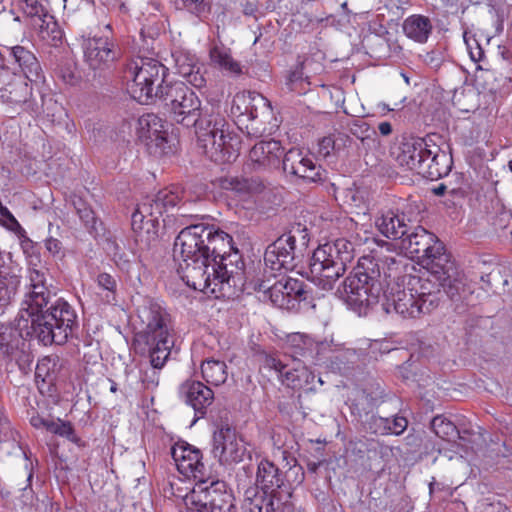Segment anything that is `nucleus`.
I'll use <instances>...</instances> for the list:
<instances>
[{
	"instance_id": "f257e3e1",
	"label": "nucleus",
	"mask_w": 512,
	"mask_h": 512,
	"mask_svg": "<svg viewBox=\"0 0 512 512\" xmlns=\"http://www.w3.org/2000/svg\"><path fill=\"white\" fill-rule=\"evenodd\" d=\"M21 311L29 318L33 336L43 345H63L77 328V314L64 299L51 302V291L46 274L40 269H29Z\"/></svg>"
},
{
	"instance_id": "f03ea898",
	"label": "nucleus",
	"mask_w": 512,
	"mask_h": 512,
	"mask_svg": "<svg viewBox=\"0 0 512 512\" xmlns=\"http://www.w3.org/2000/svg\"><path fill=\"white\" fill-rule=\"evenodd\" d=\"M232 237L204 223L191 224L180 231L174 242L177 273L187 286L206 292L211 286L210 262L231 249Z\"/></svg>"
},
{
	"instance_id": "7ed1b4c3",
	"label": "nucleus",
	"mask_w": 512,
	"mask_h": 512,
	"mask_svg": "<svg viewBox=\"0 0 512 512\" xmlns=\"http://www.w3.org/2000/svg\"><path fill=\"white\" fill-rule=\"evenodd\" d=\"M404 258L401 256H362L353 271L338 287L336 294L352 310L361 314L380 301L382 290L395 282L405 283Z\"/></svg>"
},
{
	"instance_id": "20e7f679",
	"label": "nucleus",
	"mask_w": 512,
	"mask_h": 512,
	"mask_svg": "<svg viewBox=\"0 0 512 512\" xmlns=\"http://www.w3.org/2000/svg\"><path fill=\"white\" fill-rule=\"evenodd\" d=\"M428 277L408 275L407 284L428 313L438 307L441 289L450 299L461 298L470 292L465 274L457 269L454 262L448 261L437 272L427 269Z\"/></svg>"
},
{
	"instance_id": "39448f33",
	"label": "nucleus",
	"mask_w": 512,
	"mask_h": 512,
	"mask_svg": "<svg viewBox=\"0 0 512 512\" xmlns=\"http://www.w3.org/2000/svg\"><path fill=\"white\" fill-rule=\"evenodd\" d=\"M196 127L198 147L212 161L217 163L232 162L238 154L233 145L230 125L225 117L213 108L204 107L197 115Z\"/></svg>"
},
{
	"instance_id": "423d86ee",
	"label": "nucleus",
	"mask_w": 512,
	"mask_h": 512,
	"mask_svg": "<svg viewBox=\"0 0 512 512\" xmlns=\"http://www.w3.org/2000/svg\"><path fill=\"white\" fill-rule=\"evenodd\" d=\"M354 255V244L345 238L320 245L313 252L310 261L311 281L323 290L333 289Z\"/></svg>"
},
{
	"instance_id": "0eeeda50",
	"label": "nucleus",
	"mask_w": 512,
	"mask_h": 512,
	"mask_svg": "<svg viewBox=\"0 0 512 512\" xmlns=\"http://www.w3.org/2000/svg\"><path fill=\"white\" fill-rule=\"evenodd\" d=\"M139 318L145 328L138 341L146 345L151 365L163 368L173 346L169 315L157 303H150L139 310Z\"/></svg>"
},
{
	"instance_id": "6e6552de",
	"label": "nucleus",
	"mask_w": 512,
	"mask_h": 512,
	"mask_svg": "<svg viewBox=\"0 0 512 512\" xmlns=\"http://www.w3.org/2000/svg\"><path fill=\"white\" fill-rule=\"evenodd\" d=\"M231 249L227 248L226 253L222 255H216L210 262L209 271L211 273V286L208 290L212 293L218 290L228 296H238L240 293L251 294L252 281L250 279V272H246L244 262L241 255L237 250L231 252Z\"/></svg>"
},
{
	"instance_id": "1a4fd4ad",
	"label": "nucleus",
	"mask_w": 512,
	"mask_h": 512,
	"mask_svg": "<svg viewBox=\"0 0 512 512\" xmlns=\"http://www.w3.org/2000/svg\"><path fill=\"white\" fill-rule=\"evenodd\" d=\"M168 69L158 60L138 56L129 61L124 70V78L131 82L128 91L133 99L148 104L156 98L159 90L168 82L165 76Z\"/></svg>"
},
{
	"instance_id": "9d476101",
	"label": "nucleus",
	"mask_w": 512,
	"mask_h": 512,
	"mask_svg": "<svg viewBox=\"0 0 512 512\" xmlns=\"http://www.w3.org/2000/svg\"><path fill=\"white\" fill-rule=\"evenodd\" d=\"M180 200L176 192L164 189L138 205L131 217V226L138 240L148 242L154 239L159 217L174 208Z\"/></svg>"
},
{
	"instance_id": "9b49d317",
	"label": "nucleus",
	"mask_w": 512,
	"mask_h": 512,
	"mask_svg": "<svg viewBox=\"0 0 512 512\" xmlns=\"http://www.w3.org/2000/svg\"><path fill=\"white\" fill-rule=\"evenodd\" d=\"M156 98L169 109L174 121L186 127L197 122V115L203 109L196 93L181 81L167 83L156 90Z\"/></svg>"
},
{
	"instance_id": "f8f14e48",
	"label": "nucleus",
	"mask_w": 512,
	"mask_h": 512,
	"mask_svg": "<svg viewBox=\"0 0 512 512\" xmlns=\"http://www.w3.org/2000/svg\"><path fill=\"white\" fill-rule=\"evenodd\" d=\"M401 248L412 258H417L423 267L437 272L451 261L442 242L421 226L407 233L401 239Z\"/></svg>"
},
{
	"instance_id": "ddd939ff",
	"label": "nucleus",
	"mask_w": 512,
	"mask_h": 512,
	"mask_svg": "<svg viewBox=\"0 0 512 512\" xmlns=\"http://www.w3.org/2000/svg\"><path fill=\"white\" fill-rule=\"evenodd\" d=\"M197 483L183 498L186 512H232V496L223 481Z\"/></svg>"
},
{
	"instance_id": "4468645a",
	"label": "nucleus",
	"mask_w": 512,
	"mask_h": 512,
	"mask_svg": "<svg viewBox=\"0 0 512 512\" xmlns=\"http://www.w3.org/2000/svg\"><path fill=\"white\" fill-rule=\"evenodd\" d=\"M382 292L381 306L387 314L394 312L403 318H417L428 314L419 298L409 289L408 284L405 286L400 282H395L392 285L389 283Z\"/></svg>"
},
{
	"instance_id": "2eb2a0df",
	"label": "nucleus",
	"mask_w": 512,
	"mask_h": 512,
	"mask_svg": "<svg viewBox=\"0 0 512 512\" xmlns=\"http://www.w3.org/2000/svg\"><path fill=\"white\" fill-rule=\"evenodd\" d=\"M231 114L238 118V121L246 117L251 122V129L258 130L259 127H254V124L268 122L273 116V111L270 101L262 94L243 91L233 97Z\"/></svg>"
},
{
	"instance_id": "dca6fc26",
	"label": "nucleus",
	"mask_w": 512,
	"mask_h": 512,
	"mask_svg": "<svg viewBox=\"0 0 512 512\" xmlns=\"http://www.w3.org/2000/svg\"><path fill=\"white\" fill-rule=\"evenodd\" d=\"M171 456L179 473L193 478L197 483L210 479V469L202 461V452L186 442L176 443L171 448Z\"/></svg>"
},
{
	"instance_id": "f3484780",
	"label": "nucleus",
	"mask_w": 512,
	"mask_h": 512,
	"mask_svg": "<svg viewBox=\"0 0 512 512\" xmlns=\"http://www.w3.org/2000/svg\"><path fill=\"white\" fill-rule=\"evenodd\" d=\"M28 320L20 310L12 323L0 326V360L11 362L17 359L24 340L33 336Z\"/></svg>"
},
{
	"instance_id": "a211bd4d",
	"label": "nucleus",
	"mask_w": 512,
	"mask_h": 512,
	"mask_svg": "<svg viewBox=\"0 0 512 512\" xmlns=\"http://www.w3.org/2000/svg\"><path fill=\"white\" fill-rule=\"evenodd\" d=\"M282 167L285 174L307 183H322L327 180V171L321 165H317L312 157L296 148L284 154Z\"/></svg>"
},
{
	"instance_id": "6ab92c4d",
	"label": "nucleus",
	"mask_w": 512,
	"mask_h": 512,
	"mask_svg": "<svg viewBox=\"0 0 512 512\" xmlns=\"http://www.w3.org/2000/svg\"><path fill=\"white\" fill-rule=\"evenodd\" d=\"M440 139L437 134L404 139L397 148L395 159L400 166L419 174L423 164L427 161L431 143Z\"/></svg>"
},
{
	"instance_id": "aec40b11",
	"label": "nucleus",
	"mask_w": 512,
	"mask_h": 512,
	"mask_svg": "<svg viewBox=\"0 0 512 512\" xmlns=\"http://www.w3.org/2000/svg\"><path fill=\"white\" fill-rule=\"evenodd\" d=\"M81 47L84 61L94 71L109 68L120 56L114 43L105 36L83 37Z\"/></svg>"
},
{
	"instance_id": "412c9836",
	"label": "nucleus",
	"mask_w": 512,
	"mask_h": 512,
	"mask_svg": "<svg viewBox=\"0 0 512 512\" xmlns=\"http://www.w3.org/2000/svg\"><path fill=\"white\" fill-rule=\"evenodd\" d=\"M212 454L222 464L238 463L244 459L246 446L235 430L225 427L213 435Z\"/></svg>"
},
{
	"instance_id": "4be33fe9",
	"label": "nucleus",
	"mask_w": 512,
	"mask_h": 512,
	"mask_svg": "<svg viewBox=\"0 0 512 512\" xmlns=\"http://www.w3.org/2000/svg\"><path fill=\"white\" fill-rule=\"evenodd\" d=\"M290 239L280 236L266 248L264 254L266 266L275 271L295 268L296 261L303 256V250L297 244L290 242Z\"/></svg>"
},
{
	"instance_id": "5701e85b",
	"label": "nucleus",
	"mask_w": 512,
	"mask_h": 512,
	"mask_svg": "<svg viewBox=\"0 0 512 512\" xmlns=\"http://www.w3.org/2000/svg\"><path fill=\"white\" fill-rule=\"evenodd\" d=\"M282 156L283 148L279 141H260L250 149L246 165L251 171H269L279 167Z\"/></svg>"
},
{
	"instance_id": "b1692460",
	"label": "nucleus",
	"mask_w": 512,
	"mask_h": 512,
	"mask_svg": "<svg viewBox=\"0 0 512 512\" xmlns=\"http://www.w3.org/2000/svg\"><path fill=\"white\" fill-rule=\"evenodd\" d=\"M32 92L22 76L7 66L0 65V101L10 105H21L28 101Z\"/></svg>"
},
{
	"instance_id": "393cba45",
	"label": "nucleus",
	"mask_w": 512,
	"mask_h": 512,
	"mask_svg": "<svg viewBox=\"0 0 512 512\" xmlns=\"http://www.w3.org/2000/svg\"><path fill=\"white\" fill-rule=\"evenodd\" d=\"M169 124L153 113L142 115L138 119V137L147 146H155L165 152L168 143Z\"/></svg>"
},
{
	"instance_id": "a878e982",
	"label": "nucleus",
	"mask_w": 512,
	"mask_h": 512,
	"mask_svg": "<svg viewBox=\"0 0 512 512\" xmlns=\"http://www.w3.org/2000/svg\"><path fill=\"white\" fill-rule=\"evenodd\" d=\"M179 394L195 412L196 420L203 418L214 402V392L200 381L187 380L181 384Z\"/></svg>"
},
{
	"instance_id": "bb28decb",
	"label": "nucleus",
	"mask_w": 512,
	"mask_h": 512,
	"mask_svg": "<svg viewBox=\"0 0 512 512\" xmlns=\"http://www.w3.org/2000/svg\"><path fill=\"white\" fill-rule=\"evenodd\" d=\"M410 218L398 209H383L375 217V227L388 239L397 240L409 232Z\"/></svg>"
},
{
	"instance_id": "cd10ccee",
	"label": "nucleus",
	"mask_w": 512,
	"mask_h": 512,
	"mask_svg": "<svg viewBox=\"0 0 512 512\" xmlns=\"http://www.w3.org/2000/svg\"><path fill=\"white\" fill-rule=\"evenodd\" d=\"M172 56L174 57L177 74L196 88H202L205 86V69L195 54H192L189 51L179 50L175 51Z\"/></svg>"
},
{
	"instance_id": "c85d7f7f",
	"label": "nucleus",
	"mask_w": 512,
	"mask_h": 512,
	"mask_svg": "<svg viewBox=\"0 0 512 512\" xmlns=\"http://www.w3.org/2000/svg\"><path fill=\"white\" fill-rule=\"evenodd\" d=\"M452 163V156L443 151L435 140L434 143H431L427 161L420 169L419 175L430 180H437L450 172Z\"/></svg>"
},
{
	"instance_id": "c756f323",
	"label": "nucleus",
	"mask_w": 512,
	"mask_h": 512,
	"mask_svg": "<svg viewBox=\"0 0 512 512\" xmlns=\"http://www.w3.org/2000/svg\"><path fill=\"white\" fill-rule=\"evenodd\" d=\"M220 186L240 199L262 193L265 189V183L259 177L227 176L220 180Z\"/></svg>"
},
{
	"instance_id": "7c9ffc66",
	"label": "nucleus",
	"mask_w": 512,
	"mask_h": 512,
	"mask_svg": "<svg viewBox=\"0 0 512 512\" xmlns=\"http://www.w3.org/2000/svg\"><path fill=\"white\" fill-rule=\"evenodd\" d=\"M259 357L264 368L277 372L278 377L281 378L283 382H287V385L292 386L293 388L301 387L302 378L308 377V373L305 368L288 370L287 365L274 354L263 352Z\"/></svg>"
},
{
	"instance_id": "2f4dec72",
	"label": "nucleus",
	"mask_w": 512,
	"mask_h": 512,
	"mask_svg": "<svg viewBox=\"0 0 512 512\" xmlns=\"http://www.w3.org/2000/svg\"><path fill=\"white\" fill-rule=\"evenodd\" d=\"M253 292H262L263 300L268 298L274 306L280 309L293 310V302L285 295L286 292L280 279L271 285L269 280L256 279L252 281L251 294Z\"/></svg>"
},
{
	"instance_id": "473e14b6",
	"label": "nucleus",
	"mask_w": 512,
	"mask_h": 512,
	"mask_svg": "<svg viewBox=\"0 0 512 512\" xmlns=\"http://www.w3.org/2000/svg\"><path fill=\"white\" fill-rule=\"evenodd\" d=\"M7 52L21 68L24 76L30 82H37L42 79V69L35 55L23 46L7 48Z\"/></svg>"
},
{
	"instance_id": "72a5a7b5",
	"label": "nucleus",
	"mask_w": 512,
	"mask_h": 512,
	"mask_svg": "<svg viewBox=\"0 0 512 512\" xmlns=\"http://www.w3.org/2000/svg\"><path fill=\"white\" fill-rule=\"evenodd\" d=\"M256 483L265 494L273 493L284 485V475L273 462L263 459L258 464Z\"/></svg>"
},
{
	"instance_id": "f704fd0d",
	"label": "nucleus",
	"mask_w": 512,
	"mask_h": 512,
	"mask_svg": "<svg viewBox=\"0 0 512 512\" xmlns=\"http://www.w3.org/2000/svg\"><path fill=\"white\" fill-rule=\"evenodd\" d=\"M404 34L414 42L424 44L432 34L433 24L429 17L413 14L407 17L402 25Z\"/></svg>"
},
{
	"instance_id": "c9c22d12",
	"label": "nucleus",
	"mask_w": 512,
	"mask_h": 512,
	"mask_svg": "<svg viewBox=\"0 0 512 512\" xmlns=\"http://www.w3.org/2000/svg\"><path fill=\"white\" fill-rule=\"evenodd\" d=\"M431 429L433 432L442 440L452 441L458 438L462 443H459V446H462L465 451L468 449H473V447H469L467 442L466 435H469L470 432L468 430H459L457 426L446 418L443 415L435 416L431 421Z\"/></svg>"
},
{
	"instance_id": "e433bc0d",
	"label": "nucleus",
	"mask_w": 512,
	"mask_h": 512,
	"mask_svg": "<svg viewBox=\"0 0 512 512\" xmlns=\"http://www.w3.org/2000/svg\"><path fill=\"white\" fill-rule=\"evenodd\" d=\"M209 56L211 63L229 76L239 77L243 74V67L232 57L229 49L214 46L211 48Z\"/></svg>"
},
{
	"instance_id": "4c0bfd02",
	"label": "nucleus",
	"mask_w": 512,
	"mask_h": 512,
	"mask_svg": "<svg viewBox=\"0 0 512 512\" xmlns=\"http://www.w3.org/2000/svg\"><path fill=\"white\" fill-rule=\"evenodd\" d=\"M201 373L206 382L214 386L225 383L228 377L225 362L215 359L203 361L201 364Z\"/></svg>"
},
{
	"instance_id": "58836bf2",
	"label": "nucleus",
	"mask_w": 512,
	"mask_h": 512,
	"mask_svg": "<svg viewBox=\"0 0 512 512\" xmlns=\"http://www.w3.org/2000/svg\"><path fill=\"white\" fill-rule=\"evenodd\" d=\"M41 24L33 26L37 30L39 37L50 46L57 47L62 42V31L59 28L54 17L50 14L43 19Z\"/></svg>"
},
{
	"instance_id": "ea45409f",
	"label": "nucleus",
	"mask_w": 512,
	"mask_h": 512,
	"mask_svg": "<svg viewBox=\"0 0 512 512\" xmlns=\"http://www.w3.org/2000/svg\"><path fill=\"white\" fill-rule=\"evenodd\" d=\"M465 41L469 50L470 58L474 62L479 63L476 71V79L488 80L493 76V72L488 68V62L486 61L483 48L479 45L476 39H468Z\"/></svg>"
},
{
	"instance_id": "a19ab883",
	"label": "nucleus",
	"mask_w": 512,
	"mask_h": 512,
	"mask_svg": "<svg viewBox=\"0 0 512 512\" xmlns=\"http://www.w3.org/2000/svg\"><path fill=\"white\" fill-rule=\"evenodd\" d=\"M15 4L30 19L32 27L41 24L40 22L50 15L39 0H15Z\"/></svg>"
},
{
	"instance_id": "79ce46f5",
	"label": "nucleus",
	"mask_w": 512,
	"mask_h": 512,
	"mask_svg": "<svg viewBox=\"0 0 512 512\" xmlns=\"http://www.w3.org/2000/svg\"><path fill=\"white\" fill-rule=\"evenodd\" d=\"M20 279L17 275L0 271V311L8 306L16 294Z\"/></svg>"
},
{
	"instance_id": "37998d69",
	"label": "nucleus",
	"mask_w": 512,
	"mask_h": 512,
	"mask_svg": "<svg viewBox=\"0 0 512 512\" xmlns=\"http://www.w3.org/2000/svg\"><path fill=\"white\" fill-rule=\"evenodd\" d=\"M280 280L284 286L285 295L293 302V310L297 309L299 304L307 298L304 282L291 277H282Z\"/></svg>"
},
{
	"instance_id": "c03bdc74",
	"label": "nucleus",
	"mask_w": 512,
	"mask_h": 512,
	"mask_svg": "<svg viewBox=\"0 0 512 512\" xmlns=\"http://www.w3.org/2000/svg\"><path fill=\"white\" fill-rule=\"evenodd\" d=\"M288 344L291 348V356L294 358H306L312 354L313 341L307 335L293 334L289 337Z\"/></svg>"
},
{
	"instance_id": "a18cd8bd",
	"label": "nucleus",
	"mask_w": 512,
	"mask_h": 512,
	"mask_svg": "<svg viewBox=\"0 0 512 512\" xmlns=\"http://www.w3.org/2000/svg\"><path fill=\"white\" fill-rule=\"evenodd\" d=\"M97 286L103 291L102 301L106 304H112L116 301L117 282L115 278L108 273H100L96 278Z\"/></svg>"
},
{
	"instance_id": "49530a36",
	"label": "nucleus",
	"mask_w": 512,
	"mask_h": 512,
	"mask_svg": "<svg viewBox=\"0 0 512 512\" xmlns=\"http://www.w3.org/2000/svg\"><path fill=\"white\" fill-rule=\"evenodd\" d=\"M74 206L84 226L90 232L95 231L97 218L95 217L94 211L82 199L74 201Z\"/></svg>"
},
{
	"instance_id": "de8ad7c7",
	"label": "nucleus",
	"mask_w": 512,
	"mask_h": 512,
	"mask_svg": "<svg viewBox=\"0 0 512 512\" xmlns=\"http://www.w3.org/2000/svg\"><path fill=\"white\" fill-rule=\"evenodd\" d=\"M55 73L63 82L69 85H74L78 80L75 63L70 59L61 60L55 67Z\"/></svg>"
},
{
	"instance_id": "09e8293b",
	"label": "nucleus",
	"mask_w": 512,
	"mask_h": 512,
	"mask_svg": "<svg viewBox=\"0 0 512 512\" xmlns=\"http://www.w3.org/2000/svg\"><path fill=\"white\" fill-rule=\"evenodd\" d=\"M283 238H291L290 242L297 244L300 249L304 250L309 242V234L305 225L297 223L291 229L281 235Z\"/></svg>"
},
{
	"instance_id": "8fccbe9b",
	"label": "nucleus",
	"mask_w": 512,
	"mask_h": 512,
	"mask_svg": "<svg viewBox=\"0 0 512 512\" xmlns=\"http://www.w3.org/2000/svg\"><path fill=\"white\" fill-rule=\"evenodd\" d=\"M162 367H151L141 371V382L145 389L154 390L160 382V370Z\"/></svg>"
},
{
	"instance_id": "3c124183",
	"label": "nucleus",
	"mask_w": 512,
	"mask_h": 512,
	"mask_svg": "<svg viewBox=\"0 0 512 512\" xmlns=\"http://www.w3.org/2000/svg\"><path fill=\"white\" fill-rule=\"evenodd\" d=\"M312 64H313V61L309 58H305L302 61H299L296 69L291 72L289 80L291 82H296V81L302 80L304 77L308 78L309 72H311V71L316 72V70H317V69H310Z\"/></svg>"
},
{
	"instance_id": "603ef678",
	"label": "nucleus",
	"mask_w": 512,
	"mask_h": 512,
	"mask_svg": "<svg viewBox=\"0 0 512 512\" xmlns=\"http://www.w3.org/2000/svg\"><path fill=\"white\" fill-rule=\"evenodd\" d=\"M56 435L66 438L79 447L84 446L83 441L76 435L72 424L68 421L62 420Z\"/></svg>"
},
{
	"instance_id": "864d4df0",
	"label": "nucleus",
	"mask_w": 512,
	"mask_h": 512,
	"mask_svg": "<svg viewBox=\"0 0 512 512\" xmlns=\"http://www.w3.org/2000/svg\"><path fill=\"white\" fill-rule=\"evenodd\" d=\"M390 418L381 416H371L369 421V429L376 434L386 435L389 434Z\"/></svg>"
},
{
	"instance_id": "5fc2aeb1",
	"label": "nucleus",
	"mask_w": 512,
	"mask_h": 512,
	"mask_svg": "<svg viewBox=\"0 0 512 512\" xmlns=\"http://www.w3.org/2000/svg\"><path fill=\"white\" fill-rule=\"evenodd\" d=\"M32 478H33V471L30 470L27 475L28 483L24 488H22V494L20 496L23 504L26 506H34L37 501L35 493H34L33 489L31 488Z\"/></svg>"
},
{
	"instance_id": "6e6d98bb",
	"label": "nucleus",
	"mask_w": 512,
	"mask_h": 512,
	"mask_svg": "<svg viewBox=\"0 0 512 512\" xmlns=\"http://www.w3.org/2000/svg\"><path fill=\"white\" fill-rule=\"evenodd\" d=\"M407 426L408 421L405 417L395 416L390 419L389 434L400 435L406 430Z\"/></svg>"
},
{
	"instance_id": "4d7b16f0",
	"label": "nucleus",
	"mask_w": 512,
	"mask_h": 512,
	"mask_svg": "<svg viewBox=\"0 0 512 512\" xmlns=\"http://www.w3.org/2000/svg\"><path fill=\"white\" fill-rule=\"evenodd\" d=\"M262 497L246 498L242 504L243 512H263Z\"/></svg>"
},
{
	"instance_id": "13d9d810",
	"label": "nucleus",
	"mask_w": 512,
	"mask_h": 512,
	"mask_svg": "<svg viewBox=\"0 0 512 512\" xmlns=\"http://www.w3.org/2000/svg\"><path fill=\"white\" fill-rule=\"evenodd\" d=\"M443 59V53L440 50H432L424 56L425 63L434 69L441 66Z\"/></svg>"
},
{
	"instance_id": "bf43d9fd",
	"label": "nucleus",
	"mask_w": 512,
	"mask_h": 512,
	"mask_svg": "<svg viewBox=\"0 0 512 512\" xmlns=\"http://www.w3.org/2000/svg\"><path fill=\"white\" fill-rule=\"evenodd\" d=\"M278 453L282 458V461L285 462V466L289 467V469L296 468L297 471H302V467L297 466V459L286 449H282L278 447Z\"/></svg>"
},
{
	"instance_id": "052dcab7",
	"label": "nucleus",
	"mask_w": 512,
	"mask_h": 512,
	"mask_svg": "<svg viewBox=\"0 0 512 512\" xmlns=\"http://www.w3.org/2000/svg\"><path fill=\"white\" fill-rule=\"evenodd\" d=\"M334 144L332 137H323L318 143V153L323 157L329 156L334 149Z\"/></svg>"
},
{
	"instance_id": "680f3d73",
	"label": "nucleus",
	"mask_w": 512,
	"mask_h": 512,
	"mask_svg": "<svg viewBox=\"0 0 512 512\" xmlns=\"http://www.w3.org/2000/svg\"><path fill=\"white\" fill-rule=\"evenodd\" d=\"M203 1L204 0H182L184 7L195 14H199L204 10Z\"/></svg>"
},
{
	"instance_id": "e2e57ef3",
	"label": "nucleus",
	"mask_w": 512,
	"mask_h": 512,
	"mask_svg": "<svg viewBox=\"0 0 512 512\" xmlns=\"http://www.w3.org/2000/svg\"><path fill=\"white\" fill-rule=\"evenodd\" d=\"M58 360H59V358L57 356H55V357H46V358L42 359V361L37 365L36 374L38 376H41V374L44 371V369L49 370L50 364H52L53 366H56V363L58 362ZM46 374L48 375L49 371H47Z\"/></svg>"
},
{
	"instance_id": "0e129e2a",
	"label": "nucleus",
	"mask_w": 512,
	"mask_h": 512,
	"mask_svg": "<svg viewBox=\"0 0 512 512\" xmlns=\"http://www.w3.org/2000/svg\"><path fill=\"white\" fill-rule=\"evenodd\" d=\"M45 247L49 253L52 255H57L62 249V243L58 239L50 237L46 239Z\"/></svg>"
},
{
	"instance_id": "69168bd1",
	"label": "nucleus",
	"mask_w": 512,
	"mask_h": 512,
	"mask_svg": "<svg viewBox=\"0 0 512 512\" xmlns=\"http://www.w3.org/2000/svg\"><path fill=\"white\" fill-rule=\"evenodd\" d=\"M49 418H43L39 415L32 416L30 423L34 428H46V424Z\"/></svg>"
},
{
	"instance_id": "338daca9",
	"label": "nucleus",
	"mask_w": 512,
	"mask_h": 512,
	"mask_svg": "<svg viewBox=\"0 0 512 512\" xmlns=\"http://www.w3.org/2000/svg\"><path fill=\"white\" fill-rule=\"evenodd\" d=\"M61 422V419H48L45 429L53 434H57Z\"/></svg>"
},
{
	"instance_id": "774afa93",
	"label": "nucleus",
	"mask_w": 512,
	"mask_h": 512,
	"mask_svg": "<svg viewBox=\"0 0 512 512\" xmlns=\"http://www.w3.org/2000/svg\"><path fill=\"white\" fill-rule=\"evenodd\" d=\"M484 512H510L506 507L500 504H488Z\"/></svg>"
}]
</instances>
